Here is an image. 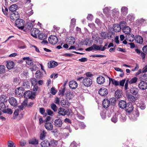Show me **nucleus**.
<instances>
[{"instance_id": "1", "label": "nucleus", "mask_w": 147, "mask_h": 147, "mask_svg": "<svg viewBox=\"0 0 147 147\" xmlns=\"http://www.w3.org/2000/svg\"><path fill=\"white\" fill-rule=\"evenodd\" d=\"M101 47V46H100L95 44H94L92 46L86 49L85 50L86 51H91L94 50H101L102 51H103L105 49V47L102 48Z\"/></svg>"}, {"instance_id": "2", "label": "nucleus", "mask_w": 147, "mask_h": 147, "mask_svg": "<svg viewBox=\"0 0 147 147\" xmlns=\"http://www.w3.org/2000/svg\"><path fill=\"white\" fill-rule=\"evenodd\" d=\"M24 21L21 19H18L16 21V26L19 29H23L24 27Z\"/></svg>"}, {"instance_id": "3", "label": "nucleus", "mask_w": 147, "mask_h": 147, "mask_svg": "<svg viewBox=\"0 0 147 147\" xmlns=\"http://www.w3.org/2000/svg\"><path fill=\"white\" fill-rule=\"evenodd\" d=\"M35 96V92L33 93L29 90L26 91L24 94V98L27 99L31 98L33 99L34 98Z\"/></svg>"}, {"instance_id": "4", "label": "nucleus", "mask_w": 147, "mask_h": 147, "mask_svg": "<svg viewBox=\"0 0 147 147\" xmlns=\"http://www.w3.org/2000/svg\"><path fill=\"white\" fill-rule=\"evenodd\" d=\"M83 85L85 86H89L92 84V81L91 79L89 78L84 79L82 82Z\"/></svg>"}, {"instance_id": "5", "label": "nucleus", "mask_w": 147, "mask_h": 147, "mask_svg": "<svg viewBox=\"0 0 147 147\" xmlns=\"http://www.w3.org/2000/svg\"><path fill=\"white\" fill-rule=\"evenodd\" d=\"M24 92V88L22 87H20L16 89V94L18 96H23Z\"/></svg>"}, {"instance_id": "6", "label": "nucleus", "mask_w": 147, "mask_h": 147, "mask_svg": "<svg viewBox=\"0 0 147 147\" xmlns=\"http://www.w3.org/2000/svg\"><path fill=\"white\" fill-rule=\"evenodd\" d=\"M49 42L53 45H55L58 42L57 37L55 36H51L49 38Z\"/></svg>"}, {"instance_id": "7", "label": "nucleus", "mask_w": 147, "mask_h": 147, "mask_svg": "<svg viewBox=\"0 0 147 147\" xmlns=\"http://www.w3.org/2000/svg\"><path fill=\"white\" fill-rule=\"evenodd\" d=\"M98 92L101 96H105L108 94V91L106 88L102 87L99 90Z\"/></svg>"}, {"instance_id": "8", "label": "nucleus", "mask_w": 147, "mask_h": 147, "mask_svg": "<svg viewBox=\"0 0 147 147\" xmlns=\"http://www.w3.org/2000/svg\"><path fill=\"white\" fill-rule=\"evenodd\" d=\"M19 17V15L17 12H12L11 13L10 18L13 20H16L18 19Z\"/></svg>"}, {"instance_id": "9", "label": "nucleus", "mask_w": 147, "mask_h": 147, "mask_svg": "<svg viewBox=\"0 0 147 147\" xmlns=\"http://www.w3.org/2000/svg\"><path fill=\"white\" fill-rule=\"evenodd\" d=\"M9 101L10 104L13 106L16 107L18 105V103L17 100L13 97L10 98Z\"/></svg>"}, {"instance_id": "10", "label": "nucleus", "mask_w": 147, "mask_h": 147, "mask_svg": "<svg viewBox=\"0 0 147 147\" xmlns=\"http://www.w3.org/2000/svg\"><path fill=\"white\" fill-rule=\"evenodd\" d=\"M67 43L69 45H73L75 42V40L73 37L70 36L66 39Z\"/></svg>"}, {"instance_id": "11", "label": "nucleus", "mask_w": 147, "mask_h": 147, "mask_svg": "<svg viewBox=\"0 0 147 147\" xmlns=\"http://www.w3.org/2000/svg\"><path fill=\"white\" fill-rule=\"evenodd\" d=\"M38 36L40 39L43 40L42 42V43H44L45 44L47 43V42L45 40L47 38V36L45 34L42 33L41 34L40 33L39 34H38Z\"/></svg>"}, {"instance_id": "12", "label": "nucleus", "mask_w": 147, "mask_h": 147, "mask_svg": "<svg viewBox=\"0 0 147 147\" xmlns=\"http://www.w3.org/2000/svg\"><path fill=\"white\" fill-rule=\"evenodd\" d=\"M124 22H121L120 24V25L118 24H115L113 26V29L115 31L119 32L121 29V27L123 26L122 25L124 24Z\"/></svg>"}, {"instance_id": "13", "label": "nucleus", "mask_w": 147, "mask_h": 147, "mask_svg": "<svg viewBox=\"0 0 147 147\" xmlns=\"http://www.w3.org/2000/svg\"><path fill=\"white\" fill-rule=\"evenodd\" d=\"M40 33V31L38 30L36 28H33L31 34L34 38H37Z\"/></svg>"}, {"instance_id": "14", "label": "nucleus", "mask_w": 147, "mask_h": 147, "mask_svg": "<svg viewBox=\"0 0 147 147\" xmlns=\"http://www.w3.org/2000/svg\"><path fill=\"white\" fill-rule=\"evenodd\" d=\"M138 87L141 89H146L147 88V83L144 81H141L139 83Z\"/></svg>"}, {"instance_id": "15", "label": "nucleus", "mask_w": 147, "mask_h": 147, "mask_svg": "<svg viewBox=\"0 0 147 147\" xmlns=\"http://www.w3.org/2000/svg\"><path fill=\"white\" fill-rule=\"evenodd\" d=\"M23 60L25 61L26 64L28 65L31 66L33 64V62L31 59L29 57H23Z\"/></svg>"}, {"instance_id": "16", "label": "nucleus", "mask_w": 147, "mask_h": 147, "mask_svg": "<svg viewBox=\"0 0 147 147\" xmlns=\"http://www.w3.org/2000/svg\"><path fill=\"white\" fill-rule=\"evenodd\" d=\"M66 98L69 100L72 98L74 96V95L73 92L67 91L65 94Z\"/></svg>"}, {"instance_id": "17", "label": "nucleus", "mask_w": 147, "mask_h": 147, "mask_svg": "<svg viewBox=\"0 0 147 147\" xmlns=\"http://www.w3.org/2000/svg\"><path fill=\"white\" fill-rule=\"evenodd\" d=\"M69 86L72 89H75L78 86V84L74 81H71L69 83Z\"/></svg>"}, {"instance_id": "18", "label": "nucleus", "mask_w": 147, "mask_h": 147, "mask_svg": "<svg viewBox=\"0 0 147 147\" xmlns=\"http://www.w3.org/2000/svg\"><path fill=\"white\" fill-rule=\"evenodd\" d=\"M45 126L46 129L48 130H52L53 127L52 123L49 122H47L45 123Z\"/></svg>"}, {"instance_id": "19", "label": "nucleus", "mask_w": 147, "mask_h": 147, "mask_svg": "<svg viewBox=\"0 0 147 147\" xmlns=\"http://www.w3.org/2000/svg\"><path fill=\"white\" fill-rule=\"evenodd\" d=\"M97 82L99 84H103L105 82V78L102 76H99L97 78Z\"/></svg>"}, {"instance_id": "20", "label": "nucleus", "mask_w": 147, "mask_h": 147, "mask_svg": "<svg viewBox=\"0 0 147 147\" xmlns=\"http://www.w3.org/2000/svg\"><path fill=\"white\" fill-rule=\"evenodd\" d=\"M15 66V64L13 61H9L7 62L6 66L9 69H12Z\"/></svg>"}, {"instance_id": "21", "label": "nucleus", "mask_w": 147, "mask_h": 147, "mask_svg": "<svg viewBox=\"0 0 147 147\" xmlns=\"http://www.w3.org/2000/svg\"><path fill=\"white\" fill-rule=\"evenodd\" d=\"M126 38L127 40L132 42L134 40V36L131 34H128L126 36Z\"/></svg>"}, {"instance_id": "22", "label": "nucleus", "mask_w": 147, "mask_h": 147, "mask_svg": "<svg viewBox=\"0 0 147 147\" xmlns=\"http://www.w3.org/2000/svg\"><path fill=\"white\" fill-rule=\"evenodd\" d=\"M110 102V101L107 99L103 100L102 102L103 107L105 108H107L109 106Z\"/></svg>"}, {"instance_id": "23", "label": "nucleus", "mask_w": 147, "mask_h": 147, "mask_svg": "<svg viewBox=\"0 0 147 147\" xmlns=\"http://www.w3.org/2000/svg\"><path fill=\"white\" fill-rule=\"evenodd\" d=\"M122 95V91L119 90H117L115 93V96L116 98H121Z\"/></svg>"}, {"instance_id": "24", "label": "nucleus", "mask_w": 147, "mask_h": 147, "mask_svg": "<svg viewBox=\"0 0 147 147\" xmlns=\"http://www.w3.org/2000/svg\"><path fill=\"white\" fill-rule=\"evenodd\" d=\"M131 93L133 95H136L138 92V90L136 87L131 88L130 89Z\"/></svg>"}, {"instance_id": "25", "label": "nucleus", "mask_w": 147, "mask_h": 147, "mask_svg": "<svg viewBox=\"0 0 147 147\" xmlns=\"http://www.w3.org/2000/svg\"><path fill=\"white\" fill-rule=\"evenodd\" d=\"M58 65V63L57 62L54 61H52L50 62L48 64V67L49 68H52L55 67Z\"/></svg>"}, {"instance_id": "26", "label": "nucleus", "mask_w": 147, "mask_h": 147, "mask_svg": "<svg viewBox=\"0 0 147 147\" xmlns=\"http://www.w3.org/2000/svg\"><path fill=\"white\" fill-rule=\"evenodd\" d=\"M42 147H49L50 146L49 142L47 140L43 141L40 144Z\"/></svg>"}, {"instance_id": "27", "label": "nucleus", "mask_w": 147, "mask_h": 147, "mask_svg": "<svg viewBox=\"0 0 147 147\" xmlns=\"http://www.w3.org/2000/svg\"><path fill=\"white\" fill-rule=\"evenodd\" d=\"M135 40L138 43L142 44L143 42V39L142 37L140 36L137 35L136 36Z\"/></svg>"}, {"instance_id": "28", "label": "nucleus", "mask_w": 147, "mask_h": 147, "mask_svg": "<svg viewBox=\"0 0 147 147\" xmlns=\"http://www.w3.org/2000/svg\"><path fill=\"white\" fill-rule=\"evenodd\" d=\"M126 103L124 100H121L120 101L119 103V106L120 107L121 109H124L126 107Z\"/></svg>"}, {"instance_id": "29", "label": "nucleus", "mask_w": 147, "mask_h": 147, "mask_svg": "<svg viewBox=\"0 0 147 147\" xmlns=\"http://www.w3.org/2000/svg\"><path fill=\"white\" fill-rule=\"evenodd\" d=\"M128 106H126V109L127 112H130L133 109V107L131 103L127 104Z\"/></svg>"}, {"instance_id": "30", "label": "nucleus", "mask_w": 147, "mask_h": 147, "mask_svg": "<svg viewBox=\"0 0 147 147\" xmlns=\"http://www.w3.org/2000/svg\"><path fill=\"white\" fill-rule=\"evenodd\" d=\"M123 31L125 34H128L130 32V28L128 26H125L123 28Z\"/></svg>"}, {"instance_id": "31", "label": "nucleus", "mask_w": 147, "mask_h": 147, "mask_svg": "<svg viewBox=\"0 0 147 147\" xmlns=\"http://www.w3.org/2000/svg\"><path fill=\"white\" fill-rule=\"evenodd\" d=\"M69 104V102L65 100H62L61 102V105L64 107H67Z\"/></svg>"}, {"instance_id": "32", "label": "nucleus", "mask_w": 147, "mask_h": 147, "mask_svg": "<svg viewBox=\"0 0 147 147\" xmlns=\"http://www.w3.org/2000/svg\"><path fill=\"white\" fill-rule=\"evenodd\" d=\"M62 124V121L60 119H59L55 120V126L60 127H61Z\"/></svg>"}, {"instance_id": "33", "label": "nucleus", "mask_w": 147, "mask_h": 147, "mask_svg": "<svg viewBox=\"0 0 147 147\" xmlns=\"http://www.w3.org/2000/svg\"><path fill=\"white\" fill-rule=\"evenodd\" d=\"M126 95L128 98L132 102L135 101L136 100V98L131 94H127Z\"/></svg>"}, {"instance_id": "34", "label": "nucleus", "mask_w": 147, "mask_h": 147, "mask_svg": "<svg viewBox=\"0 0 147 147\" xmlns=\"http://www.w3.org/2000/svg\"><path fill=\"white\" fill-rule=\"evenodd\" d=\"M27 100H25L22 103L21 105L19 107V109L21 110L25 108L27 104Z\"/></svg>"}, {"instance_id": "35", "label": "nucleus", "mask_w": 147, "mask_h": 147, "mask_svg": "<svg viewBox=\"0 0 147 147\" xmlns=\"http://www.w3.org/2000/svg\"><path fill=\"white\" fill-rule=\"evenodd\" d=\"M43 75V74L42 72H41L40 71H36L35 76L37 78H40L42 77Z\"/></svg>"}, {"instance_id": "36", "label": "nucleus", "mask_w": 147, "mask_h": 147, "mask_svg": "<svg viewBox=\"0 0 147 147\" xmlns=\"http://www.w3.org/2000/svg\"><path fill=\"white\" fill-rule=\"evenodd\" d=\"M58 113L62 115H64L66 114L65 109L62 108H60L58 109Z\"/></svg>"}, {"instance_id": "37", "label": "nucleus", "mask_w": 147, "mask_h": 147, "mask_svg": "<svg viewBox=\"0 0 147 147\" xmlns=\"http://www.w3.org/2000/svg\"><path fill=\"white\" fill-rule=\"evenodd\" d=\"M33 26V25L32 23L30 22H28L25 25L24 27L25 28H26V29L28 30H30L32 28Z\"/></svg>"}, {"instance_id": "38", "label": "nucleus", "mask_w": 147, "mask_h": 147, "mask_svg": "<svg viewBox=\"0 0 147 147\" xmlns=\"http://www.w3.org/2000/svg\"><path fill=\"white\" fill-rule=\"evenodd\" d=\"M29 143L30 144H38V142L37 140L35 138H34L29 140Z\"/></svg>"}, {"instance_id": "39", "label": "nucleus", "mask_w": 147, "mask_h": 147, "mask_svg": "<svg viewBox=\"0 0 147 147\" xmlns=\"http://www.w3.org/2000/svg\"><path fill=\"white\" fill-rule=\"evenodd\" d=\"M6 109V106L3 102L0 103V111L3 112L5 111V110Z\"/></svg>"}, {"instance_id": "40", "label": "nucleus", "mask_w": 147, "mask_h": 147, "mask_svg": "<svg viewBox=\"0 0 147 147\" xmlns=\"http://www.w3.org/2000/svg\"><path fill=\"white\" fill-rule=\"evenodd\" d=\"M5 71V67L3 65H0V74H4Z\"/></svg>"}, {"instance_id": "41", "label": "nucleus", "mask_w": 147, "mask_h": 147, "mask_svg": "<svg viewBox=\"0 0 147 147\" xmlns=\"http://www.w3.org/2000/svg\"><path fill=\"white\" fill-rule=\"evenodd\" d=\"M17 8V6L14 4L11 5L9 8V10L12 11H15Z\"/></svg>"}, {"instance_id": "42", "label": "nucleus", "mask_w": 147, "mask_h": 147, "mask_svg": "<svg viewBox=\"0 0 147 147\" xmlns=\"http://www.w3.org/2000/svg\"><path fill=\"white\" fill-rule=\"evenodd\" d=\"M50 146H56L57 144V141L52 140L49 142Z\"/></svg>"}, {"instance_id": "43", "label": "nucleus", "mask_w": 147, "mask_h": 147, "mask_svg": "<svg viewBox=\"0 0 147 147\" xmlns=\"http://www.w3.org/2000/svg\"><path fill=\"white\" fill-rule=\"evenodd\" d=\"M117 71H120L121 72V74H120L119 76L120 77H123L124 76V73L123 72V71L121 69L118 68V67H115L114 68Z\"/></svg>"}, {"instance_id": "44", "label": "nucleus", "mask_w": 147, "mask_h": 147, "mask_svg": "<svg viewBox=\"0 0 147 147\" xmlns=\"http://www.w3.org/2000/svg\"><path fill=\"white\" fill-rule=\"evenodd\" d=\"M47 134V132L45 131H43L41 133L40 138L41 140L43 139Z\"/></svg>"}, {"instance_id": "45", "label": "nucleus", "mask_w": 147, "mask_h": 147, "mask_svg": "<svg viewBox=\"0 0 147 147\" xmlns=\"http://www.w3.org/2000/svg\"><path fill=\"white\" fill-rule=\"evenodd\" d=\"M138 78L136 77H134L131 79L129 81V83L130 84H131L133 83H136L137 81Z\"/></svg>"}, {"instance_id": "46", "label": "nucleus", "mask_w": 147, "mask_h": 147, "mask_svg": "<svg viewBox=\"0 0 147 147\" xmlns=\"http://www.w3.org/2000/svg\"><path fill=\"white\" fill-rule=\"evenodd\" d=\"M110 81L112 82V83L114 85L118 86L119 84V82L116 81L115 79H110Z\"/></svg>"}, {"instance_id": "47", "label": "nucleus", "mask_w": 147, "mask_h": 147, "mask_svg": "<svg viewBox=\"0 0 147 147\" xmlns=\"http://www.w3.org/2000/svg\"><path fill=\"white\" fill-rule=\"evenodd\" d=\"M31 83L33 86L36 85L38 83L37 80L35 78H32L31 80Z\"/></svg>"}, {"instance_id": "48", "label": "nucleus", "mask_w": 147, "mask_h": 147, "mask_svg": "<svg viewBox=\"0 0 147 147\" xmlns=\"http://www.w3.org/2000/svg\"><path fill=\"white\" fill-rule=\"evenodd\" d=\"M101 36L104 39H106L108 37V35L107 33L105 32H102L101 33Z\"/></svg>"}, {"instance_id": "49", "label": "nucleus", "mask_w": 147, "mask_h": 147, "mask_svg": "<svg viewBox=\"0 0 147 147\" xmlns=\"http://www.w3.org/2000/svg\"><path fill=\"white\" fill-rule=\"evenodd\" d=\"M33 87L32 88V90L34 92L39 91L40 90V88L37 86H33ZM35 93L36 92H35Z\"/></svg>"}, {"instance_id": "50", "label": "nucleus", "mask_w": 147, "mask_h": 147, "mask_svg": "<svg viewBox=\"0 0 147 147\" xmlns=\"http://www.w3.org/2000/svg\"><path fill=\"white\" fill-rule=\"evenodd\" d=\"M50 92L51 93L55 95L57 92V91L53 87L51 89Z\"/></svg>"}, {"instance_id": "51", "label": "nucleus", "mask_w": 147, "mask_h": 147, "mask_svg": "<svg viewBox=\"0 0 147 147\" xmlns=\"http://www.w3.org/2000/svg\"><path fill=\"white\" fill-rule=\"evenodd\" d=\"M5 9H4L3 8H2V11L4 13V14L6 16H7L8 13V10L6 8L4 7Z\"/></svg>"}, {"instance_id": "52", "label": "nucleus", "mask_w": 147, "mask_h": 147, "mask_svg": "<svg viewBox=\"0 0 147 147\" xmlns=\"http://www.w3.org/2000/svg\"><path fill=\"white\" fill-rule=\"evenodd\" d=\"M51 107L52 109L54 111H56L57 109V108L56 105L54 103L51 105Z\"/></svg>"}, {"instance_id": "53", "label": "nucleus", "mask_w": 147, "mask_h": 147, "mask_svg": "<svg viewBox=\"0 0 147 147\" xmlns=\"http://www.w3.org/2000/svg\"><path fill=\"white\" fill-rule=\"evenodd\" d=\"M7 146L8 147H14V143L11 141H9L8 142Z\"/></svg>"}, {"instance_id": "54", "label": "nucleus", "mask_w": 147, "mask_h": 147, "mask_svg": "<svg viewBox=\"0 0 147 147\" xmlns=\"http://www.w3.org/2000/svg\"><path fill=\"white\" fill-rule=\"evenodd\" d=\"M5 111H4V113H7L11 114L12 113V111L10 109H6L5 110Z\"/></svg>"}, {"instance_id": "55", "label": "nucleus", "mask_w": 147, "mask_h": 147, "mask_svg": "<svg viewBox=\"0 0 147 147\" xmlns=\"http://www.w3.org/2000/svg\"><path fill=\"white\" fill-rule=\"evenodd\" d=\"M117 116L115 115H114L111 119L112 121L114 123H115L117 121Z\"/></svg>"}, {"instance_id": "56", "label": "nucleus", "mask_w": 147, "mask_h": 147, "mask_svg": "<svg viewBox=\"0 0 147 147\" xmlns=\"http://www.w3.org/2000/svg\"><path fill=\"white\" fill-rule=\"evenodd\" d=\"M125 79L121 81L119 83L120 85L122 86H124V84L125 82Z\"/></svg>"}, {"instance_id": "57", "label": "nucleus", "mask_w": 147, "mask_h": 147, "mask_svg": "<svg viewBox=\"0 0 147 147\" xmlns=\"http://www.w3.org/2000/svg\"><path fill=\"white\" fill-rule=\"evenodd\" d=\"M129 83V80L128 79H127L125 82V90H126L128 89V84Z\"/></svg>"}, {"instance_id": "58", "label": "nucleus", "mask_w": 147, "mask_h": 147, "mask_svg": "<svg viewBox=\"0 0 147 147\" xmlns=\"http://www.w3.org/2000/svg\"><path fill=\"white\" fill-rule=\"evenodd\" d=\"M139 107H140V108L141 109H144L145 108V105L143 103H142L140 104L139 105Z\"/></svg>"}, {"instance_id": "59", "label": "nucleus", "mask_w": 147, "mask_h": 147, "mask_svg": "<svg viewBox=\"0 0 147 147\" xmlns=\"http://www.w3.org/2000/svg\"><path fill=\"white\" fill-rule=\"evenodd\" d=\"M121 11L124 13V12L125 13H126L127 12V9L125 7H123L121 9Z\"/></svg>"}, {"instance_id": "60", "label": "nucleus", "mask_w": 147, "mask_h": 147, "mask_svg": "<svg viewBox=\"0 0 147 147\" xmlns=\"http://www.w3.org/2000/svg\"><path fill=\"white\" fill-rule=\"evenodd\" d=\"M46 111L48 114L49 115H52L53 113V112L50 109H47Z\"/></svg>"}, {"instance_id": "61", "label": "nucleus", "mask_w": 147, "mask_h": 147, "mask_svg": "<svg viewBox=\"0 0 147 147\" xmlns=\"http://www.w3.org/2000/svg\"><path fill=\"white\" fill-rule=\"evenodd\" d=\"M76 144L75 142H73L71 144L70 147H76Z\"/></svg>"}, {"instance_id": "62", "label": "nucleus", "mask_w": 147, "mask_h": 147, "mask_svg": "<svg viewBox=\"0 0 147 147\" xmlns=\"http://www.w3.org/2000/svg\"><path fill=\"white\" fill-rule=\"evenodd\" d=\"M87 59L85 58H82L79 59V61L82 62H85L87 61Z\"/></svg>"}, {"instance_id": "63", "label": "nucleus", "mask_w": 147, "mask_h": 147, "mask_svg": "<svg viewBox=\"0 0 147 147\" xmlns=\"http://www.w3.org/2000/svg\"><path fill=\"white\" fill-rule=\"evenodd\" d=\"M147 71V65H146L142 69V72L145 73Z\"/></svg>"}, {"instance_id": "64", "label": "nucleus", "mask_w": 147, "mask_h": 147, "mask_svg": "<svg viewBox=\"0 0 147 147\" xmlns=\"http://www.w3.org/2000/svg\"><path fill=\"white\" fill-rule=\"evenodd\" d=\"M143 51L146 53H147V45L144 46L143 48Z\"/></svg>"}]
</instances>
